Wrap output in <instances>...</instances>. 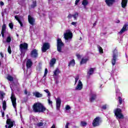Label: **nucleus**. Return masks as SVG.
Instances as JSON below:
<instances>
[{
  "label": "nucleus",
  "instance_id": "obj_54",
  "mask_svg": "<svg viewBox=\"0 0 128 128\" xmlns=\"http://www.w3.org/2000/svg\"><path fill=\"white\" fill-rule=\"evenodd\" d=\"M71 24H72V26H76V22H72Z\"/></svg>",
  "mask_w": 128,
  "mask_h": 128
},
{
  "label": "nucleus",
  "instance_id": "obj_42",
  "mask_svg": "<svg viewBox=\"0 0 128 128\" xmlns=\"http://www.w3.org/2000/svg\"><path fill=\"white\" fill-rule=\"evenodd\" d=\"M48 68H46L45 69L44 78V76H46V74H48Z\"/></svg>",
  "mask_w": 128,
  "mask_h": 128
},
{
  "label": "nucleus",
  "instance_id": "obj_31",
  "mask_svg": "<svg viewBox=\"0 0 128 128\" xmlns=\"http://www.w3.org/2000/svg\"><path fill=\"white\" fill-rule=\"evenodd\" d=\"M6 78L8 80H9V82H12L14 80V77L10 75H8Z\"/></svg>",
  "mask_w": 128,
  "mask_h": 128
},
{
  "label": "nucleus",
  "instance_id": "obj_21",
  "mask_svg": "<svg viewBox=\"0 0 128 128\" xmlns=\"http://www.w3.org/2000/svg\"><path fill=\"white\" fill-rule=\"evenodd\" d=\"M33 95L36 96V98H42V94L40 93L39 92H33Z\"/></svg>",
  "mask_w": 128,
  "mask_h": 128
},
{
  "label": "nucleus",
  "instance_id": "obj_35",
  "mask_svg": "<svg viewBox=\"0 0 128 128\" xmlns=\"http://www.w3.org/2000/svg\"><path fill=\"white\" fill-rule=\"evenodd\" d=\"M72 16L74 20H77L76 18L78 16V12H75V14L72 15Z\"/></svg>",
  "mask_w": 128,
  "mask_h": 128
},
{
  "label": "nucleus",
  "instance_id": "obj_7",
  "mask_svg": "<svg viewBox=\"0 0 128 128\" xmlns=\"http://www.w3.org/2000/svg\"><path fill=\"white\" fill-rule=\"evenodd\" d=\"M30 56L32 58H38V50L36 49H33L30 52Z\"/></svg>",
  "mask_w": 128,
  "mask_h": 128
},
{
  "label": "nucleus",
  "instance_id": "obj_44",
  "mask_svg": "<svg viewBox=\"0 0 128 128\" xmlns=\"http://www.w3.org/2000/svg\"><path fill=\"white\" fill-rule=\"evenodd\" d=\"M66 110H70V106L67 105L66 107Z\"/></svg>",
  "mask_w": 128,
  "mask_h": 128
},
{
  "label": "nucleus",
  "instance_id": "obj_27",
  "mask_svg": "<svg viewBox=\"0 0 128 128\" xmlns=\"http://www.w3.org/2000/svg\"><path fill=\"white\" fill-rule=\"evenodd\" d=\"M97 48L99 50L100 54H104V50H102V48L100 46V45H98Z\"/></svg>",
  "mask_w": 128,
  "mask_h": 128
},
{
  "label": "nucleus",
  "instance_id": "obj_62",
  "mask_svg": "<svg viewBox=\"0 0 128 128\" xmlns=\"http://www.w3.org/2000/svg\"><path fill=\"white\" fill-rule=\"evenodd\" d=\"M16 36L17 38H18V33H16Z\"/></svg>",
  "mask_w": 128,
  "mask_h": 128
},
{
  "label": "nucleus",
  "instance_id": "obj_33",
  "mask_svg": "<svg viewBox=\"0 0 128 128\" xmlns=\"http://www.w3.org/2000/svg\"><path fill=\"white\" fill-rule=\"evenodd\" d=\"M88 124V123L84 121H82L80 124L81 126H86Z\"/></svg>",
  "mask_w": 128,
  "mask_h": 128
},
{
  "label": "nucleus",
  "instance_id": "obj_29",
  "mask_svg": "<svg viewBox=\"0 0 128 128\" xmlns=\"http://www.w3.org/2000/svg\"><path fill=\"white\" fill-rule=\"evenodd\" d=\"M82 4V6H86L88 4V0H83Z\"/></svg>",
  "mask_w": 128,
  "mask_h": 128
},
{
  "label": "nucleus",
  "instance_id": "obj_61",
  "mask_svg": "<svg viewBox=\"0 0 128 128\" xmlns=\"http://www.w3.org/2000/svg\"><path fill=\"white\" fill-rule=\"evenodd\" d=\"M28 96H30V92H28Z\"/></svg>",
  "mask_w": 128,
  "mask_h": 128
},
{
  "label": "nucleus",
  "instance_id": "obj_6",
  "mask_svg": "<svg viewBox=\"0 0 128 128\" xmlns=\"http://www.w3.org/2000/svg\"><path fill=\"white\" fill-rule=\"evenodd\" d=\"M10 100L13 107L14 108H16V95L14 93L11 94Z\"/></svg>",
  "mask_w": 128,
  "mask_h": 128
},
{
  "label": "nucleus",
  "instance_id": "obj_24",
  "mask_svg": "<svg viewBox=\"0 0 128 128\" xmlns=\"http://www.w3.org/2000/svg\"><path fill=\"white\" fill-rule=\"evenodd\" d=\"M89 59L88 58H82L80 62V64H86V62H88Z\"/></svg>",
  "mask_w": 128,
  "mask_h": 128
},
{
  "label": "nucleus",
  "instance_id": "obj_25",
  "mask_svg": "<svg viewBox=\"0 0 128 128\" xmlns=\"http://www.w3.org/2000/svg\"><path fill=\"white\" fill-rule=\"evenodd\" d=\"M74 64H76V61L73 59L70 62L68 66H74Z\"/></svg>",
  "mask_w": 128,
  "mask_h": 128
},
{
  "label": "nucleus",
  "instance_id": "obj_53",
  "mask_svg": "<svg viewBox=\"0 0 128 128\" xmlns=\"http://www.w3.org/2000/svg\"><path fill=\"white\" fill-rule=\"evenodd\" d=\"M76 57L78 58H80V54H76Z\"/></svg>",
  "mask_w": 128,
  "mask_h": 128
},
{
  "label": "nucleus",
  "instance_id": "obj_1",
  "mask_svg": "<svg viewBox=\"0 0 128 128\" xmlns=\"http://www.w3.org/2000/svg\"><path fill=\"white\" fill-rule=\"evenodd\" d=\"M32 109L34 112H44L46 110V108L44 106V104L38 102L34 104Z\"/></svg>",
  "mask_w": 128,
  "mask_h": 128
},
{
  "label": "nucleus",
  "instance_id": "obj_64",
  "mask_svg": "<svg viewBox=\"0 0 128 128\" xmlns=\"http://www.w3.org/2000/svg\"><path fill=\"white\" fill-rule=\"evenodd\" d=\"M20 128H22V127H21Z\"/></svg>",
  "mask_w": 128,
  "mask_h": 128
},
{
  "label": "nucleus",
  "instance_id": "obj_17",
  "mask_svg": "<svg viewBox=\"0 0 128 128\" xmlns=\"http://www.w3.org/2000/svg\"><path fill=\"white\" fill-rule=\"evenodd\" d=\"M62 104V100H60V98H57L56 100V110H60V104Z\"/></svg>",
  "mask_w": 128,
  "mask_h": 128
},
{
  "label": "nucleus",
  "instance_id": "obj_2",
  "mask_svg": "<svg viewBox=\"0 0 128 128\" xmlns=\"http://www.w3.org/2000/svg\"><path fill=\"white\" fill-rule=\"evenodd\" d=\"M114 114L117 120H124V116L122 114V111L120 108H116L114 112Z\"/></svg>",
  "mask_w": 128,
  "mask_h": 128
},
{
  "label": "nucleus",
  "instance_id": "obj_37",
  "mask_svg": "<svg viewBox=\"0 0 128 128\" xmlns=\"http://www.w3.org/2000/svg\"><path fill=\"white\" fill-rule=\"evenodd\" d=\"M44 126V122H40L36 124V126H38L39 128L40 126Z\"/></svg>",
  "mask_w": 128,
  "mask_h": 128
},
{
  "label": "nucleus",
  "instance_id": "obj_39",
  "mask_svg": "<svg viewBox=\"0 0 128 128\" xmlns=\"http://www.w3.org/2000/svg\"><path fill=\"white\" fill-rule=\"evenodd\" d=\"M8 52L10 54H12V48H10V46H8Z\"/></svg>",
  "mask_w": 128,
  "mask_h": 128
},
{
  "label": "nucleus",
  "instance_id": "obj_48",
  "mask_svg": "<svg viewBox=\"0 0 128 128\" xmlns=\"http://www.w3.org/2000/svg\"><path fill=\"white\" fill-rule=\"evenodd\" d=\"M68 18H72V14H69L68 16Z\"/></svg>",
  "mask_w": 128,
  "mask_h": 128
},
{
  "label": "nucleus",
  "instance_id": "obj_50",
  "mask_svg": "<svg viewBox=\"0 0 128 128\" xmlns=\"http://www.w3.org/2000/svg\"><path fill=\"white\" fill-rule=\"evenodd\" d=\"M68 126H70V123L69 122H67L66 124V126H65V128H68Z\"/></svg>",
  "mask_w": 128,
  "mask_h": 128
},
{
  "label": "nucleus",
  "instance_id": "obj_18",
  "mask_svg": "<svg viewBox=\"0 0 128 128\" xmlns=\"http://www.w3.org/2000/svg\"><path fill=\"white\" fill-rule=\"evenodd\" d=\"M6 25L4 24L2 26V29L1 31V34H2V38H4V33L6 32Z\"/></svg>",
  "mask_w": 128,
  "mask_h": 128
},
{
  "label": "nucleus",
  "instance_id": "obj_20",
  "mask_svg": "<svg viewBox=\"0 0 128 128\" xmlns=\"http://www.w3.org/2000/svg\"><path fill=\"white\" fill-rule=\"evenodd\" d=\"M128 0H122L121 2V6L122 8H126L128 4Z\"/></svg>",
  "mask_w": 128,
  "mask_h": 128
},
{
  "label": "nucleus",
  "instance_id": "obj_26",
  "mask_svg": "<svg viewBox=\"0 0 128 128\" xmlns=\"http://www.w3.org/2000/svg\"><path fill=\"white\" fill-rule=\"evenodd\" d=\"M36 6V0L32 1V4L30 5V8H34Z\"/></svg>",
  "mask_w": 128,
  "mask_h": 128
},
{
  "label": "nucleus",
  "instance_id": "obj_59",
  "mask_svg": "<svg viewBox=\"0 0 128 128\" xmlns=\"http://www.w3.org/2000/svg\"><path fill=\"white\" fill-rule=\"evenodd\" d=\"M60 82V81H58V80H56V84H58Z\"/></svg>",
  "mask_w": 128,
  "mask_h": 128
},
{
  "label": "nucleus",
  "instance_id": "obj_28",
  "mask_svg": "<svg viewBox=\"0 0 128 128\" xmlns=\"http://www.w3.org/2000/svg\"><path fill=\"white\" fill-rule=\"evenodd\" d=\"M2 108L4 110H6V100H4L2 102Z\"/></svg>",
  "mask_w": 128,
  "mask_h": 128
},
{
  "label": "nucleus",
  "instance_id": "obj_49",
  "mask_svg": "<svg viewBox=\"0 0 128 128\" xmlns=\"http://www.w3.org/2000/svg\"><path fill=\"white\" fill-rule=\"evenodd\" d=\"M80 0H76L75 1L76 6H78V2H80Z\"/></svg>",
  "mask_w": 128,
  "mask_h": 128
},
{
  "label": "nucleus",
  "instance_id": "obj_11",
  "mask_svg": "<svg viewBox=\"0 0 128 128\" xmlns=\"http://www.w3.org/2000/svg\"><path fill=\"white\" fill-rule=\"evenodd\" d=\"M14 121L12 120V119L10 118H8L6 120V124H8V128H12L14 126Z\"/></svg>",
  "mask_w": 128,
  "mask_h": 128
},
{
  "label": "nucleus",
  "instance_id": "obj_60",
  "mask_svg": "<svg viewBox=\"0 0 128 128\" xmlns=\"http://www.w3.org/2000/svg\"><path fill=\"white\" fill-rule=\"evenodd\" d=\"M96 23L94 22L93 24V26H96Z\"/></svg>",
  "mask_w": 128,
  "mask_h": 128
},
{
  "label": "nucleus",
  "instance_id": "obj_38",
  "mask_svg": "<svg viewBox=\"0 0 128 128\" xmlns=\"http://www.w3.org/2000/svg\"><path fill=\"white\" fill-rule=\"evenodd\" d=\"M44 92H46V94H48V96H49V98L50 97V91L48 90H44Z\"/></svg>",
  "mask_w": 128,
  "mask_h": 128
},
{
  "label": "nucleus",
  "instance_id": "obj_30",
  "mask_svg": "<svg viewBox=\"0 0 128 128\" xmlns=\"http://www.w3.org/2000/svg\"><path fill=\"white\" fill-rule=\"evenodd\" d=\"M4 96H6V94L2 92H0V98L2 100H4Z\"/></svg>",
  "mask_w": 128,
  "mask_h": 128
},
{
  "label": "nucleus",
  "instance_id": "obj_14",
  "mask_svg": "<svg viewBox=\"0 0 128 128\" xmlns=\"http://www.w3.org/2000/svg\"><path fill=\"white\" fill-rule=\"evenodd\" d=\"M82 82L80 80H78V84L76 88H75L76 90H82Z\"/></svg>",
  "mask_w": 128,
  "mask_h": 128
},
{
  "label": "nucleus",
  "instance_id": "obj_56",
  "mask_svg": "<svg viewBox=\"0 0 128 128\" xmlns=\"http://www.w3.org/2000/svg\"><path fill=\"white\" fill-rule=\"evenodd\" d=\"M0 56L2 58H4V54H2V52H0Z\"/></svg>",
  "mask_w": 128,
  "mask_h": 128
},
{
  "label": "nucleus",
  "instance_id": "obj_19",
  "mask_svg": "<svg viewBox=\"0 0 128 128\" xmlns=\"http://www.w3.org/2000/svg\"><path fill=\"white\" fill-rule=\"evenodd\" d=\"M32 60L30 59L28 60L26 62V66L27 68H32Z\"/></svg>",
  "mask_w": 128,
  "mask_h": 128
},
{
  "label": "nucleus",
  "instance_id": "obj_23",
  "mask_svg": "<svg viewBox=\"0 0 128 128\" xmlns=\"http://www.w3.org/2000/svg\"><path fill=\"white\" fill-rule=\"evenodd\" d=\"M94 72V68H90L89 71L87 72L88 76H92Z\"/></svg>",
  "mask_w": 128,
  "mask_h": 128
},
{
  "label": "nucleus",
  "instance_id": "obj_3",
  "mask_svg": "<svg viewBox=\"0 0 128 128\" xmlns=\"http://www.w3.org/2000/svg\"><path fill=\"white\" fill-rule=\"evenodd\" d=\"M118 50H116V48H115L114 50L113 51L112 58L111 60L112 66H116V58H118Z\"/></svg>",
  "mask_w": 128,
  "mask_h": 128
},
{
  "label": "nucleus",
  "instance_id": "obj_57",
  "mask_svg": "<svg viewBox=\"0 0 128 128\" xmlns=\"http://www.w3.org/2000/svg\"><path fill=\"white\" fill-rule=\"evenodd\" d=\"M51 128H56V125L54 124H53Z\"/></svg>",
  "mask_w": 128,
  "mask_h": 128
},
{
  "label": "nucleus",
  "instance_id": "obj_41",
  "mask_svg": "<svg viewBox=\"0 0 128 128\" xmlns=\"http://www.w3.org/2000/svg\"><path fill=\"white\" fill-rule=\"evenodd\" d=\"M9 27L10 28H11V30H12V28H14V24H12V22H10L9 24Z\"/></svg>",
  "mask_w": 128,
  "mask_h": 128
},
{
  "label": "nucleus",
  "instance_id": "obj_22",
  "mask_svg": "<svg viewBox=\"0 0 128 128\" xmlns=\"http://www.w3.org/2000/svg\"><path fill=\"white\" fill-rule=\"evenodd\" d=\"M56 59L55 58H52L50 60V66L52 67L54 66V64H56Z\"/></svg>",
  "mask_w": 128,
  "mask_h": 128
},
{
  "label": "nucleus",
  "instance_id": "obj_52",
  "mask_svg": "<svg viewBox=\"0 0 128 128\" xmlns=\"http://www.w3.org/2000/svg\"><path fill=\"white\" fill-rule=\"evenodd\" d=\"M1 112L2 114V118H4V112H2V110H1Z\"/></svg>",
  "mask_w": 128,
  "mask_h": 128
},
{
  "label": "nucleus",
  "instance_id": "obj_58",
  "mask_svg": "<svg viewBox=\"0 0 128 128\" xmlns=\"http://www.w3.org/2000/svg\"><path fill=\"white\" fill-rule=\"evenodd\" d=\"M120 20H117L116 21V24H120Z\"/></svg>",
  "mask_w": 128,
  "mask_h": 128
},
{
  "label": "nucleus",
  "instance_id": "obj_10",
  "mask_svg": "<svg viewBox=\"0 0 128 128\" xmlns=\"http://www.w3.org/2000/svg\"><path fill=\"white\" fill-rule=\"evenodd\" d=\"M28 44L26 42H24L23 44H20V50H28Z\"/></svg>",
  "mask_w": 128,
  "mask_h": 128
},
{
  "label": "nucleus",
  "instance_id": "obj_46",
  "mask_svg": "<svg viewBox=\"0 0 128 128\" xmlns=\"http://www.w3.org/2000/svg\"><path fill=\"white\" fill-rule=\"evenodd\" d=\"M18 23L20 24V26H24V24H22V22L20 20L18 21Z\"/></svg>",
  "mask_w": 128,
  "mask_h": 128
},
{
  "label": "nucleus",
  "instance_id": "obj_13",
  "mask_svg": "<svg viewBox=\"0 0 128 128\" xmlns=\"http://www.w3.org/2000/svg\"><path fill=\"white\" fill-rule=\"evenodd\" d=\"M90 102H94L96 100V94L95 93H90Z\"/></svg>",
  "mask_w": 128,
  "mask_h": 128
},
{
  "label": "nucleus",
  "instance_id": "obj_40",
  "mask_svg": "<svg viewBox=\"0 0 128 128\" xmlns=\"http://www.w3.org/2000/svg\"><path fill=\"white\" fill-rule=\"evenodd\" d=\"M80 79V77L78 76H77L76 78H75V83L74 84H76V82H78V80Z\"/></svg>",
  "mask_w": 128,
  "mask_h": 128
},
{
  "label": "nucleus",
  "instance_id": "obj_12",
  "mask_svg": "<svg viewBox=\"0 0 128 128\" xmlns=\"http://www.w3.org/2000/svg\"><path fill=\"white\" fill-rule=\"evenodd\" d=\"M64 38L65 40H68L72 38V33L70 31L68 32H66L64 34Z\"/></svg>",
  "mask_w": 128,
  "mask_h": 128
},
{
  "label": "nucleus",
  "instance_id": "obj_47",
  "mask_svg": "<svg viewBox=\"0 0 128 128\" xmlns=\"http://www.w3.org/2000/svg\"><path fill=\"white\" fill-rule=\"evenodd\" d=\"M48 104L52 105V101L50 100V99L48 100Z\"/></svg>",
  "mask_w": 128,
  "mask_h": 128
},
{
  "label": "nucleus",
  "instance_id": "obj_63",
  "mask_svg": "<svg viewBox=\"0 0 128 128\" xmlns=\"http://www.w3.org/2000/svg\"><path fill=\"white\" fill-rule=\"evenodd\" d=\"M3 42H4V44H6V42H4V41H3Z\"/></svg>",
  "mask_w": 128,
  "mask_h": 128
},
{
  "label": "nucleus",
  "instance_id": "obj_43",
  "mask_svg": "<svg viewBox=\"0 0 128 128\" xmlns=\"http://www.w3.org/2000/svg\"><path fill=\"white\" fill-rule=\"evenodd\" d=\"M107 106H108V105H106V104L103 105L102 106V110H106Z\"/></svg>",
  "mask_w": 128,
  "mask_h": 128
},
{
  "label": "nucleus",
  "instance_id": "obj_16",
  "mask_svg": "<svg viewBox=\"0 0 128 128\" xmlns=\"http://www.w3.org/2000/svg\"><path fill=\"white\" fill-rule=\"evenodd\" d=\"M28 22L31 26H34V18H32L30 15L28 16Z\"/></svg>",
  "mask_w": 128,
  "mask_h": 128
},
{
  "label": "nucleus",
  "instance_id": "obj_15",
  "mask_svg": "<svg viewBox=\"0 0 128 128\" xmlns=\"http://www.w3.org/2000/svg\"><path fill=\"white\" fill-rule=\"evenodd\" d=\"M105 2L108 6H112L116 2V0H105Z\"/></svg>",
  "mask_w": 128,
  "mask_h": 128
},
{
  "label": "nucleus",
  "instance_id": "obj_55",
  "mask_svg": "<svg viewBox=\"0 0 128 128\" xmlns=\"http://www.w3.org/2000/svg\"><path fill=\"white\" fill-rule=\"evenodd\" d=\"M24 94H28V90H26V89L24 90Z\"/></svg>",
  "mask_w": 128,
  "mask_h": 128
},
{
  "label": "nucleus",
  "instance_id": "obj_9",
  "mask_svg": "<svg viewBox=\"0 0 128 128\" xmlns=\"http://www.w3.org/2000/svg\"><path fill=\"white\" fill-rule=\"evenodd\" d=\"M128 22L125 24L120 32H118L119 34H122L125 32H128Z\"/></svg>",
  "mask_w": 128,
  "mask_h": 128
},
{
  "label": "nucleus",
  "instance_id": "obj_51",
  "mask_svg": "<svg viewBox=\"0 0 128 128\" xmlns=\"http://www.w3.org/2000/svg\"><path fill=\"white\" fill-rule=\"evenodd\" d=\"M0 5L2 6H4V3L2 1L0 2Z\"/></svg>",
  "mask_w": 128,
  "mask_h": 128
},
{
  "label": "nucleus",
  "instance_id": "obj_5",
  "mask_svg": "<svg viewBox=\"0 0 128 128\" xmlns=\"http://www.w3.org/2000/svg\"><path fill=\"white\" fill-rule=\"evenodd\" d=\"M100 122H102V119L100 117L97 116L94 120L92 124L94 128H96V126H100Z\"/></svg>",
  "mask_w": 128,
  "mask_h": 128
},
{
  "label": "nucleus",
  "instance_id": "obj_34",
  "mask_svg": "<svg viewBox=\"0 0 128 128\" xmlns=\"http://www.w3.org/2000/svg\"><path fill=\"white\" fill-rule=\"evenodd\" d=\"M12 42V38H10V36H8L6 39V42L10 43Z\"/></svg>",
  "mask_w": 128,
  "mask_h": 128
},
{
  "label": "nucleus",
  "instance_id": "obj_4",
  "mask_svg": "<svg viewBox=\"0 0 128 128\" xmlns=\"http://www.w3.org/2000/svg\"><path fill=\"white\" fill-rule=\"evenodd\" d=\"M64 46V44L62 42V39L58 38L57 39V50L58 52H62V48Z\"/></svg>",
  "mask_w": 128,
  "mask_h": 128
},
{
  "label": "nucleus",
  "instance_id": "obj_32",
  "mask_svg": "<svg viewBox=\"0 0 128 128\" xmlns=\"http://www.w3.org/2000/svg\"><path fill=\"white\" fill-rule=\"evenodd\" d=\"M60 72V70L58 68L56 69L54 71V76H58V74Z\"/></svg>",
  "mask_w": 128,
  "mask_h": 128
},
{
  "label": "nucleus",
  "instance_id": "obj_45",
  "mask_svg": "<svg viewBox=\"0 0 128 128\" xmlns=\"http://www.w3.org/2000/svg\"><path fill=\"white\" fill-rule=\"evenodd\" d=\"M14 18L16 19V20H18V22L20 20V18L16 16H14Z\"/></svg>",
  "mask_w": 128,
  "mask_h": 128
},
{
  "label": "nucleus",
  "instance_id": "obj_36",
  "mask_svg": "<svg viewBox=\"0 0 128 128\" xmlns=\"http://www.w3.org/2000/svg\"><path fill=\"white\" fill-rule=\"evenodd\" d=\"M118 102L119 104H122V98L120 96L118 97Z\"/></svg>",
  "mask_w": 128,
  "mask_h": 128
},
{
  "label": "nucleus",
  "instance_id": "obj_8",
  "mask_svg": "<svg viewBox=\"0 0 128 128\" xmlns=\"http://www.w3.org/2000/svg\"><path fill=\"white\" fill-rule=\"evenodd\" d=\"M50 45L48 42H44L43 44L42 50V52H46L48 50H50Z\"/></svg>",
  "mask_w": 128,
  "mask_h": 128
}]
</instances>
